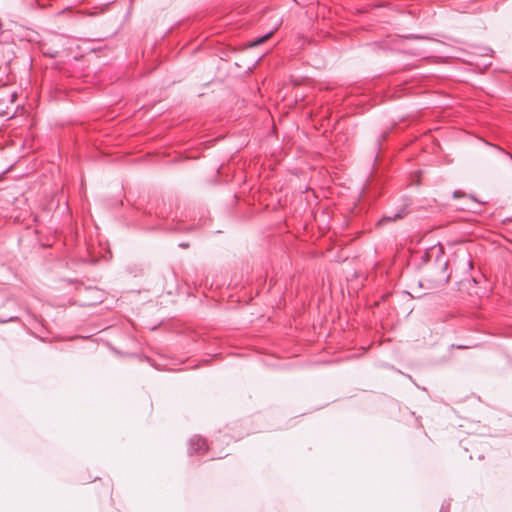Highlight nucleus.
Masks as SVG:
<instances>
[{
  "instance_id": "f257e3e1",
  "label": "nucleus",
  "mask_w": 512,
  "mask_h": 512,
  "mask_svg": "<svg viewBox=\"0 0 512 512\" xmlns=\"http://www.w3.org/2000/svg\"><path fill=\"white\" fill-rule=\"evenodd\" d=\"M208 449L206 439L200 436H193L189 441L188 451L190 454H204Z\"/></svg>"
},
{
  "instance_id": "f03ea898",
  "label": "nucleus",
  "mask_w": 512,
  "mask_h": 512,
  "mask_svg": "<svg viewBox=\"0 0 512 512\" xmlns=\"http://www.w3.org/2000/svg\"><path fill=\"white\" fill-rule=\"evenodd\" d=\"M272 34H273V31H270V32L266 33L265 35H263L262 37H258L256 39L252 40V42L250 43V46L256 47V46L262 44L264 41H266L268 38H270Z\"/></svg>"
},
{
  "instance_id": "39448f33",
  "label": "nucleus",
  "mask_w": 512,
  "mask_h": 512,
  "mask_svg": "<svg viewBox=\"0 0 512 512\" xmlns=\"http://www.w3.org/2000/svg\"><path fill=\"white\" fill-rule=\"evenodd\" d=\"M179 246H180V247H188V244H186V243H181Z\"/></svg>"
},
{
  "instance_id": "7ed1b4c3",
  "label": "nucleus",
  "mask_w": 512,
  "mask_h": 512,
  "mask_svg": "<svg viewBox=\"0 0 512 512\" xmlns=\"http://www.w3.org/2000/svg\"><path fill=\"white\" fill-rule=\"evenodd\" d=\"M403 213H404V210H402L399 213L393 214V215H384L383 218L381 219V222L395 221V220L401 218Z\"/></svg>"
},
{
  "instance_id": "423d86ee",
  "label": "nucleus",
  "mask_w": 512,
  "mask_h": 512,
  "mask_svg": "<svg viewBox=\"0 0 512 512\" xmlns=\"http://www.w3.org/2000/svg\"><path fill=\"white\" fill-rule=\"evenodd\" d=\"M447 265H448V263H447V262H445V263H444V265H443V268H444V269H446V268H447Z\"/></svg>"
},
{
  "instance_id": "20e7f679",
  "label": "nucleus",
  "mask_w": 512,
  "mask_h": 512,
  "mask_svg": "<svg viewBox=\"0 0 512 512\" xmlns=\"http://www.w3.org/2000/svg\"><path fill=\"white\" fill-rule=\"evenodd\" d=\"M501 152H502V153H503V154H504L508 159H510V160H511V162H512V155H511V154H509L508 152H505L504 150H501Z\"/></svg>"
}]
</instances>
